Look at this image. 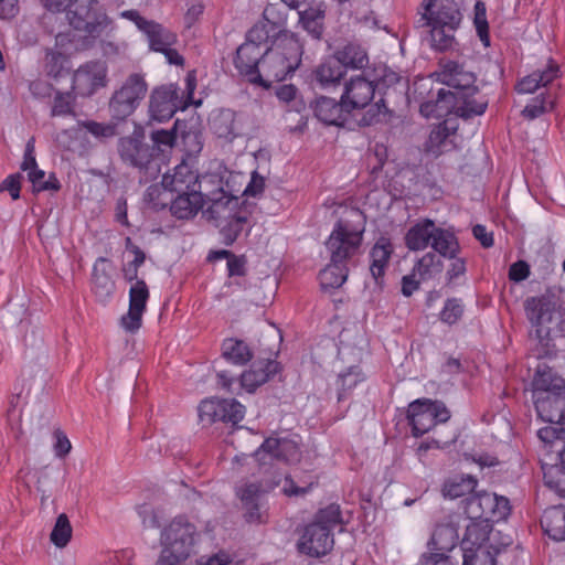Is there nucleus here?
<instances>
[{
    "label": "nucleus",
    "instance_id": "obj_1",
    "mask_svg": "<svg viewBox=\"0 0 565 565\" xmlns=\"http://www.w3.org/2000/svg\"><path fill=\"white\" fill-rule=\"evenodd\" d=\"M422 26L427 28L430 47L448 51L456 45L455 33L462 21V13L455 0H429L424 4Z\"/></svg>",
    "mask_w": 565,
    "mask_h": 565
},
{
    "label": "nucleus",
    "instance_id": "obj_2",
    "mask_svg": "<svg viewBox=\"0 0 565 565\" xmlns=\"http://www.w3.org/2000/svg\"><path fill=\"white\" fill-rule=\"evenodd\" d=\"M301 54V44L294 35H278L273 46L266 49L262 56L259 85L269 87L273 82L285 79L298 68Z\"/></svg>",
    "mask_w": 565,
    "mask_h": 565
},
{
    "label": "nucleus",
    "instance_id": "obj_3",
    "mask_svg": "<svg viewBox=\"0 0 565 565\" xmlns=\"http://www.w3.org/2000/svg\"><path fill=\"white\" fill-rule=\"evenodd\" d=\"M121 161L137 169L146 180H154L160 173V158H156V148L145 140V131L136 125L134 131L119 138L117 143Z\"/></svg>",
    "mask_w": 565,
    "mask_h": 565
},
{
    "label": "nucleus",
    "instance_id": "obj_4",
    "mask_svg": "<svg viewBox=\"0 0 565 565\" xmlns=\"http://www.w3.org/2000/svg\"><path fill=\"white\" fill-rule=\"evenodd\" d=\"M195 532L186 518H174L161 532L162 551L156 565H181L192 552Z\"/></svg>",
    "mask_w": 565,
    "mask_h": 565
},
{
    "label": "nucleus",
    "instance_id": "obj_5",
    "mask_svg": "<svg viewBox=\"0 0 565 565\" xmlns=\"http://www.w3.org/2000/svg\"><path fill=\"white\" fill-rule=\"evenodd\" d=\"M558 308L557 300L552 296L532 297L525 301V312L533 330L530 337L541 345L539 358L550 355L553 352L551 345V328L548 324Z\"/></svg>",
    "mask_w": 565,
    "mask_h": 565
},
{
    "label": "nucleus",
    "instance_id": "obj_6",
    "mask_svg": "<svg viewBox=\"0 0 565 565\" xmlns=\"http://www.w3.org/2000/svg\"><path fill=\"white\" fill-rule=\"evenodd\" d=\"M558 308L557 300L552 296L532 297L525 301V312L533 330L530 337L541 345L539 358L550 355L553 352L551 345V328L548 324Z\"/></svg>",
    "mask_w": 565,
    "mask_h": 565
},
{
    "label": "nucleus",
    "instance_id": "obj_7",
    "mask_svg": "<svg viewBox=\"0 0 565 565\" xmlns=\"http://www.w3.org/2000/svg\"><path fill=\"white\" fill-rule=\"evenodd\" d=\"M558 308L557 300L552 296L532 297L525 301V312L533 330L530 337L541 345L539 358L550 355L553 352L551 345V328L548 324Z\"/></svg>",
    "mask_w": 565,
    "mask_h": 565
},
{
    "label": "nucleus",
    "instance_id": "obj_8",
    "mask_svg": "<svg viewBox=\"0 0 565 565\" xmlns=\"http://www.w3.org/2000/svg\"><path fill=\"white\" fill-rule=\"evenodd\" d=\"M148 85L140 74H131L122 83L120 88L114 92L109 100V113L116 120H125L129 117L145 98Z\"/></svg>",
    "mask_w": 565,
    "mask_h": 565
},
{
    "label": "nucleus",
    "instance_id": "obj_9",
    "mask_svg": "<svg viewBox=\"0 0 565 565\" xmlns=\"http://www.w3.org/2000/svg\"><path fill=\"white\" fill-rule=\"evenodd\" d=\"M463 511L469 520L494 522L510 514V502L504 497L488 492H477L462 501Z\"/></svg>",
    "mask_w": 565,
    "mask_h": 565
},
{
    "label": "nucleus",
    "instance_id": "obj_10",
    "mask_svg": "<svg viewBox=\"0 0 565 565\" xmlns=\"http://www.w3.org/2000/svg\"><path fill=\"white\" fill-rule=\"evenodd\" d=\"M363 232V228H355L345 221H339L326 242L330 260L345 264L355 256L362 244Z\"/></svg>",
    "mask_w": 565,
    "mask_h": 565
},
{
    "label": "nucleus",
    "instance_id": "obj_11",
    "mask_svg": "<svg viewBox=\"0 0 565 565\" xmlns=\"http://www.w3.org/2000/svg\"><path fill=\"white\" fill-rule=\"evenodd\" d=\"M407 418L413 435L422 436L437 424L446 423L450 418V413L441 402L416 399L408 405Z\"/></svg>",
    "mask_w": 565,
    "mask_h": 565
},
{
    "label": "nucleus",
    "instance_id": "obj_12",
    "mask_svg": "<svg viewBox=\"0 0 565 565\" xmlns=\"http://www.w3.org/2000/svg\"><path fill=\"white\" fill-rule=\"evenodd\" d=\"M489 522L470 520L461 541L462 565H478L481 561L494 565L491 554L482 550L483 543L489 540Z\"/></svg>",
    "mask_w": 565,
    "mask_h": 565
},
{
    "label": "nucleus",
    "instance_id": "obj_13",
    "mask_svg": "<svg viewBox=\"0 0 565 565\" xmlns=\"http://www.w3.org/2000/svg\"><path fill=\"white\" fill-rule=\"evenodd\" d=\"M278 371V363L273 360L255 362L252 367L241 375L237 383L236 380L225 371L217 373V383L231 393H236L233 385L253 393L258 386L266 383L271 375Z\"/></svg>",
    "mask_w": 565,
    "mask_h": 565
},
{
    "label": "nucleus",
    "instance_id": "obj_14",
    "mask_svg": "<svg viewBox=\"0 0 565 565\" xmlns=\"http://www.w3.org/2000/svg\"><path fill=\"white\" fill-rule=\"evenodd\" d=\"M280 475H274L270 480H262L260 482L245 483L237 489L243 507L245 509V518L249 523H262L265 521L262 512L260 498L264 493L275 489L281 483Z\"/></svg>",
    "mask_w": 565,
    "mask_h": 565
},
{
    "label": "nucleus",
    "instance_id": "obj_15",
    "mask_svg": "<svg viewBox=\"0 0 565 565\" xmlns=\"http://www.w3.org/2000/svg\"><path fill=\"white\" fill-rule=\"evenodd\" d=\"M107 84V66L105 62L92 61L81 65L73 75V90L88 97Z\"/></svg>",
    "mask_w": 565,
    "mask_h": 565
},
{
    "label": "nucleus",
    "instance_id": "obj_16",
    "mask_svg": "<svg viewBox=\"0 0 565 565\" xmlns=\"http://www.w3.org/2000/svg\"><path fill=\"white\" fill-rule=\"evenodd\" d=\"M255 457L262 466L271 463L274 459L296 463L301 458V451L295 439L270 437L255 451Z\"/></svg>",
    "mask_w": 565,
    "mask_h": 565
},
{
    "label": "nucleus",
    "instance_id": "obj_17",
    "mask_svg": "<svg viewBox=\"0 0 565 565\" xmlns=\"http://www.w3.org/2000/svg\"><path fill=\"white\" fill-rule=\"evenodd\" d=\"M375 87V79L362 74L345 81L341 99L348 111L369 106L374 98Z\"/></svg>",
    "mask_w": 565,
    "mask_h": 565
},
{
    "label": "nucleus",
    "instance_id": "obj_18",
    "mask_svg": "<svg viewBox=\"0 0 565 565\" xmlns=\"http://www.w3.org/2000/svg\"><path fill=\"white\" fill-rule=\"evenodd\" d=\"M70 24L77 31L92 38H98L110 24V20L103 11H94L88 7H77L67 12Z\"/></svg>",
    "mask_w": 565,
    "mask_h": 565
},
{
    "label": "nucleus",
    "instance_id": "obj_19",
    "mask_svg": "<svg viewBox=\"0 0 565 565\" xmlns=\"http://www.w3.org/2000/svg\"><path fill=\"white\" fill-rule=\"evenodd\" d=\"M333 535L330 529L319 523H310L299 540L298 548L301 553L319 557L329 553L333 547Z\"/></svg>",
    "mask_w": 565,
    "mask_h": 565
},
{
    "label": "nucleus",
    "instance_id": "obj_20",
    "mask_svg": "<svg viewBox=\"0 0 565 565\" xmlns=\"http://www.w3.org/2000/svg\"><path fill=\"white\" fill-rule=\"evenodd\" d=\"M149 299V289L143 280H137L129 289L128 312L120 319L121 327L128 332H136L141 327L142 315Z\"/></svg>",
    "mask_w": 565,
    "mask_h": 565
},
{
    "label": "nucleus",
    "instance_id": "obj_21",
    "mask_svg": "<svg viewBox=\"0 0 565 565\" xmlns=\"http://www.w3.org/2000/svg\"><path fill=\"white\" fill-rule=\"evenodd\" d=\"M178 87L175 85L154 88L149 99L150 118L159 122L172 118L178 110Z\"/></svg>",
    "mask_w": 565,
    "mask_h": 565
},
{
    "label": "nucleus",
    "instance_id": "obj_22",
    "mask_svg": "<svg viewBox=\"0 0 565 565\" xmlns=\"http://www.w3.org/2000/svg\"><path fill=\"white\" fill-rule=\"evenodd\" d=\"M539 417L548 424L565 425V392L533 395Z\"/></svg>",
    "mask_w": 565,
    "mask_h": 565
},
{
    "label": "nucleus",
    "instance_id": "obj_23",
    "mask_svg": "<svg viewBox=\"0 0 565 565\" xmlns=\"http://www.w3.org/2000/svg\"><path fill=\"white\" fill-rule=\"evenodd\" d=\"M264 52L262 47L252 43H243L236 50L234 64L239 74L247 77L253 84H258L260 81V60Z\"/></svg>",
    "mask_w": 565,
    "mask_h": 565
},
{
    "label": "nucleus",
    "instance_id": "obj_24",
    "mask_svg": "<svg viewBox=\"0 0 565 565\" xmlns=\"http://www.w3.org/2000/svg\"><path fill=\"white\" fill-rule=\"evenodd\" d=\"M457 124L447 119L436 126L429 134L426 142V151L435 157L456 148Z\"/></svg>",
    "mask_w": 565,
    "mask_h": 565
},
{
    "label": "nucleus",
    "instance_id": "obj_25",
    "mask_svg": "<svg viewBox=\"0 0 565 565\" xmlns=\"http://www.w3.org/2000/svg\"><path fill=\"white\" fill-rule=\"evenodd\" d=\"M206 203H209V206L203 213L209 220L214 221L215 225L217 223H223V221H227L230 217L242 211L239 207V198L227 193V191L206 200L205 204Z\"/></svg>",
    "mask_w": 565,
    "mask_h": 565
},
{
    "label": "nucleus",
    "instance_id": "obj_26",
    "mask_svg": "<svg viewBox=\"0 0 565 565\" xmlns=\"http://www.w3.org/2000/svg\"><path fill=\"white\" fill-rule=\"evenodd\" d=\"M196 180L198 173L188 163L182 162L173 169V173L163 175L162 185L171 192L185 193L199 188Z\"/></svg>",
    "mask_w": 565,
    "mask_h": 565
},
{
    "label": "nucleus",
    "instance_id": "obj_27",
    "mask_svg": "<svg viewBox=\"0 0 565 565\" xmlns=\"http://www.w3.org/2000/svg\"><path fill=\"white\" fill-rule=\"evenodd\" d=\"M316 117L326 125L342 126L349 114L342 99L337 102L333 98L321 96L317 98L315 104Z\"/></svg>",
    "mask_w": 565,
    "mask_h": 565
},
{
    "label": "nucleus",
    "instance_id": "obj_28",
    "mask_svg": "<svg viewBox=\"0 0 565 565\" xmlns=\"http://www.w3.org/2000/svg\"><path fill=\"white\" fill-rule=\"evenodd\" d=\"M210 128L218 138L232 141L241 134V125L236 120V113L232 109L213 111L210 118Z\"/></svg>",
    "mask_w": 565,
    "mask_h": 565
},
{
    "label": "nucleus",
    "instance_id": "obj_29",
    "mask_svg": "<svg viewBox=\"0 0 565 565\" xmlns=\"http://www.w3.org/2000/svg\"><path fill=\"white\" fill-rule=\"evenodd\" d=\"M394 252L393 244L388 238L381 237L370 252V273L376 285L382 284L383 276L387 268L391 256Z\"/></svg>",
    "mask_w": 565,
    "mask_h": 565
},
{
    "label": "nucleus",
    "instance_id": "obj_30",
    "mask_svg": "<svg viewBox=\"0 0 565 565\" xmlns=\"http://www.w3.org/2000/svg\"><path fill=\"white\" fill-rule=\"evenodd\" d=\"M458 541V524L449 520L437 524L428 542V548L430 551L451 552Z\"/></svg>",
    "mask_w": 565,
    "mask_h": 565
},
{
    "label": "nucleus",
    "instance_id": "obj_31",
    "mask_svg": "<svg viewBox=\"0 0 565 565\" xmlns=\"http://www.w3.org/2000/svg\"><path fill=\"white\" fill-rule=\"evenodd\" d=\"M533 395L541 392L543 393H557L565 392V380L558 376L553 367L545 362H540L536 366L535 374L532 381Z\"/></svg>",
    "mask_w": 565,
    "mask_h": 565
},
{
    "label": "nucleus",
    "instance_id": "obj_32",
    "mask_svg": "<svg viewBox=\"0 0 565 565\" xmlns=\"http://www.w3.org/2000/svg\"><path fill=\"white\" fill-rule=\"evenodd\" d=\"M478 90H455V114L465 119L482 115L488 106L484 97H476Z\"/></svg>",
    "mask_w": 565,
    "mask_h": 565
},
{
    "label": "nucleus",
    "instance_id": "obj_33",
    "mask_svg": "<svg viewBox=\"0 0 565 565\" xmlns=\"http://www.w3.org/2000/svg\"><path fill=\"white\" fill-rule=\"evenodd\" d=\"M455 90L440 88L437 93V98L423 103L419 111L426 118H440L455 113Z\"/></svg>",
    "mask_w": 565,
    "mask_h": 565
},
{
    "label": "nucleus",
    "instance_id": "obj_34",
    "mask_svg": "<svg viewBox=\"0 0 565 565\" xmlns=\"http://www.w3.org/2000/svg\"><path fill=\"white\" fill-rule=\"evenodd\" d=\"M443 81L451 88L450 90H478L475 86L476 77L473 73L463 71L462 66L455 62L445 66Z\"/></svg>",
    "mask_w": 565,
    "mask_h": 565
},
{
    "label": "nucleus",
    "instance_id": "obj_35",
    "mask_svg": "<svg viewBox=\"0 0 565 565\" xmlns=\"http://www.w3.org/2000/svg\"><path fill=\"white\" fill-rule=\"evenodd\" d=\"M435 223L425 218L413 225L405 235V244L411 250H424L430 246Z\"/></svg>",
    "mask_w": 565,
    "mask_h": 565
},
{
    "label": "nucleus",
    "instance_id": "obj_36",
    "mask_svg": "<svg viewBox=\"0 0 565 565\" xmlns=\"http://www.w3.org/2000/svg\"><path fill=\"white\" fill-rule=\"evenodd\" d=\"M558 76V66L555 63H550L543 71H535L530 75L523 77L516 84V90L520 94H532L541 86H546Z\"/></svg>",
    "mask_w": 565,
    "mask_h": 565
},
{
    "label": "nucleus",
    "instance_id": "obj_37",
    "mask_svg": "<svg viewBox=\"0 0 565 565\" xmlns=\"http://www.w3.org/2000/svg\"><path fill=\"white\" fill-rule=\"evenodd\" d=\"M544 532L554 541L565 540V508L556 505L544 511L541 518Z\"/></svg>",
    "mask_w": 565,
    "mask_h": 565
},
{
    "label": "nucleus",
    "instance_id": "obj_38",
    "mask_svg": "<svg viewBox=\"0 0 565 565\" xmlns=\"http://www.w3.org/2000/svg\"><path fill=\"white\" fill-rule=\"evenodd\" d=\"M177 194L171 203V212L178 218L184 220L194 216L205 204L195 190Z\"/></svg>",
    "mask_w": 565,
    "mask_h": 565
},
{
    "label": "nucleus",
    "instance_id": "obj_39",
    "mask_svg": "<svg viewBox=\"0 0 565 565\" xmlns=\"http://www.w3.org/2000/svg\"><path fill=\"white\" fill-rule=\"evenodd\" d=\"M430 247L440 257H454L460 252V244L451 228L435 226Z\"/></svg>",
    "mask_w": 565,
    "mask_h": 565
},
{
    "label": "nucleus",
    "instance_id": "obj_40",
    "mask_svg": "<svg viewBox=\"0 0 565 565\" xmlns=\"http://www.w3.org/2000/svg\"><path fill=\"white\" fill-rule=\"evenodd\" d=\"M106 263L102 257L93 267V291L99 301H106L115 290V282L105 268Z\"/></svg>",
    "mask_w": 565,
    "mask_h": 565
},
{
    "label": "nucleus",
    "instance_id": "obj_41",
    "mask_svg": "<svg viewBox=\"0 0 565 565\" xmlns=\"http://www.w3.org/2000/svg\"><path fill=\"white\" fill-rule=\"evenodd\" d=\"M148 40L151 51L160 52L167 46H172L177 42V35L156 21H150L142 32Z\"/></svg>",
    "mask_w": 565,
    "mask_h": 565
},
{
    "label": "nucleus",
    "instance_id": "obj_42",
    "mask_svg": "<svg viewBox=\"0 0 565 565\" xmlns=\"http://www.w3.org/2000/svg\"><path fill=\"white\" fill-rule=\"evenodd\" d=\"M344 74L343 65L339 63L334 55L324 60L315 71V77L322 87L338 84Z\"/></svg>",
    "mask_w": 565,
    "mask_h": 565
},
{
    "label": "nucleus",
    "instance_id": "obj_43",
    "mask_svg": "<svg viewBox=\"0 0 565 565\" xmlns=\"http://www.w3.org/2000/svg\"><path fill=\"white\" fill-rule=\"evenodd\" d=\"M444 262L440 256L434 252L424 254L415 263L413 270L420 280L426 281L436 278L443 273Z\"/></svg>",
    "mask_w": 565,
    "mask_h": 565
},
{
    "label": "nucleus",
    "instance_id": "obj_44",
    "mask_svg": "<svg viewBox=\"0 0 565 565\" xmlns=\"http://www.w3.org/2000/svg\"><path fill=\"white\" fill-rule=\"evenodd\" d=\"M333 55L343 65L344 71L347 68H363L369 61L366 52L360 45L353 43H349L335 51Z\"/></svg>",
    "mask_w": 565,
    "mask_h": 565
},
{
    "label": "nucleus",
    "instance_id": "obj_45",
    "mask_svg": "<svg viewBox=\"0 0 565 565\" xmlns=\"http://www.w3.org/2000/svg\"><path fill=\"white\" fill-rule=\"evenodd\" d=\"M222 356L232 364L244 365L252 360L253 354L244 341L230 338L222 343Z\"/></svg>",
    "mask_w": 565,
    "mask_h": 565
},
{
    "label": "nucleus",
    "instance_id": "obj_46",
    "mask_svg": "<svg viewBox=\"0 0 565 565\" xmlns=\"http://www.w3.org/2000/svg\"><path fill=\"white\" fill-rule=\"evenodd\" d=\"M348 271L347 264L330 260L319 274L321 288L329 290L341 287L348 278Z\"/></svg>",
    "mask_w": 565,
    "mask_h": 565
},
{
    "label": "nucleus",
    "instance_id": "obj_47",
    "mask_svg": "<svg viewBox=\"0 0 565 565\" xmlns=\"http://www.w3.org/2000/svg\"><path fill=\"white\" fill-rule=\"evenodd\" d=\"M563 426L551 424L537 430V437L542 443V451L545 456L556 452V449L565 445V428Z\"/></svg>",
    "mask_w": 565,
    "mask_h": 565
},
{
    "label": "nucleus",
    "instance_id": "obj_48",
    "mask_svg": "<svg viewBox=\"0 0 565 565\" xmlns=\"http://www.w3.org/2000/svg\"><path fill=\"white\" fill-rule=\"evenodd\" d=\"M542 469L545 484L558 495L565 497V467L542 460Z\"/></svg>",
    "mask_w": 565,
    "mask_h": 565
},
{
    "label": "nucleus",
    "instance_id": "obj_49",
    "mask_svg": "<svg viewBox=\"0 0 565 565\" xmlns=\"http://www.w3.org/2000/svg\"><path fill=\"white\" fill-rule=\"evenodd\" d=\"M246 223L247 215L243 210L230 217L227 221L217 223L216 226L220 227L223 243L227 246L232 245L244 230Z\"/></svg>",
    "mask_w": 565,
    "mask_h": 565
},
{
    "label": "nucleus",
    "instance_id": "obj_50",
    "mask_svg": "<svg viewBox=\"0 0 565 565\" xmlns=\"http://www.w3.org/2000/svg\"><path fill=\"white\" fill-rule=\"evenodd\" d=\"M476 486L477 480L472 476L455 477L446 481L443 488V493L447 498L457 499L472 494Z\"/></svg>",
    "mask_w": 565,
    "mask_h": 565
},
{
    "label": "nucleus",
    "instance_id": "obj_51",
    "mask_svg": "<svg viewBox=\"0 0 565 565\" xmlns=\"http://www.w3.org/2000/svg\"><path fill=\"white\" fill-rule=\"evenodd\" d=\"M196 185L199 188H196L195 192L200 193L204 203L206 200L226 191L223 178L216 173H207L201 177L198 174Z\"/></svg>",
    "mask_w": 565,
    "mask_h": 565
},
{
    "label": "nucleus",
    "instance_id": "obj_52",
    "mask_svg": "<svg viewBox=\"0 0 565 565\" xmlns=\"http://www.w3.org/2000/svg\"><path fill=\"white\" fill-rule=\"evenodd\" d=\"M72 526L65 513L57 516L54 527L50 534L51 542L60 548L65 547L72 537Z\"/></svg>",
    "mask_w": 565,
    "mask_h": 565
},
{
    "label": "nucleus",
    "instance_id": "obj_53",
    "mask_svg": "<svg viewBox=\"0 0 565 565\" xmlns=\"http://www.w3.org/2000/svg\"><path fill=\"white\" fill-rule=\"evenodd\" d=\"M322 20L323 14L316 9L299 11V21L303 29L313 38L320 39L322 34Z\"/></svg>",
    "mask_w": 565,
    "mask_h": 565
},
{
    "label": "nucleus",
    "instance_id": "obj_54",
    "mask_svg": "<svg viewBox=\"0 0 565 565\" xmlns=\"http://www.w3.org/2000/svg\"><path fill=\"white\" fill-rule=\"evenodd\" d=\"M26 173L34 192L57 191L61 186L54 174H50L49 179L45 180V172L38 167L26 171Z\"/></svg>",
    "mask_w": 565,
    "mask_h": 565
},
{
    "label": "nucleus",
    "instance_id": "obj_55",
    "mask_svg": "<svg viewBox=\"0 0 565 565\" xmlns=\"http://www.w3.org/2000/svg\"><path fill=\"white\" fill-rule=\"evenodd\" d=\"M364 380V376L359 366H351L347 372L339 375L338 379V399L342 401L347 397L348 393L354 388L358 383Z\"/></svg>",
    "mask_w": 565,
    "mask_h": 565
},
{
    "label": "nucleus",
    "instance_id": "obj_56",
    "mask_svg": "<svg viewBox=\"0 0 565 565\" xmlns=\"http://www.w3.org/2000/svg\"><path fill=\"white\" fill-rule=\"evenodd\" d=\"M222 412L224 406L220 404V398L205 399L199 406V417L204 425L221 422Z\"/></svg>",
    "mask_w": 565,
    "mask_h": 565
},
{
    "label": "nucleus",
    "instance_id": "obj_57",
    "mask_svg": "<svg viewBox=\"0 0 565 565\" xmlns=\"http://www.w3.org/2000/svg\"><path fill=\"white\" fill-rule=\"evenodd\" d=\"M220 404L224 406L221 415V422L232 423L236 425L245 415V407L235 399H220Z\"/></svg>",
    "mask_w": 565,
    "mask_h": 565
},
{
    "label": "nucleus",
    "instance_id": "obj_58",
    "mask_svg": "<svg viewBox=\"0 0 565 565\" xmlns=\"http://www.w3.org/2000/svg\"><path fill=\"white\" fill-rule=\"evenodd\" d=\"M312 523H319L320 525L327 526L332 533V529L342 523L340 507L338 504H330L324 509L319 510Z\"/></svg>",
    "mask_w": 565,
    "mask_h": 565
},
{
    "label": "nucleus",
    "instance_id": "obj_59",
    "mask_svg": "<svg viewBox=\"0 0 565 565\" xmlns=\"http://www.w3.org/2000/svg\"><path fill=\"white\" fill-rule=\"evenodd\" d=\"M473 23L477 30V33L481 40V42L488 46L490 43L489 38V25L487 21V10L486 6L481 1H477L475 4V18Z\"/></svg>",
    "mask_w": 565,
    "mask_h": 565
},
{
    "label": "nucleus",
    "instance_id": "obj_60",
    "mask_svg": "<svg viewBox=\"0 0 565 565\" xmlns=\"http://www.w3.org/2000/svg\"><path fill=\"white\" fill-rule=\"evenodd\" d=\"M175 132L173 130H156L151 134V147L156 148V158H160V153L171 149L175 142Z\"/></svg>",
    "mask_w": 565,
    "mask_h": 565
},
{
    "label": "nucleus",
    "instance_id": "obj_61",
    "mask_svg": "<svg viewBox=\"0 0 565 565\" xmlns=\"http://www.w3.org/2000/svg\"><path fill=\"white\" fill-rule=\"evenodd\" d=\"M463 315V305L460 299H447L443 310L440 311V320L447 324L457 323Z\"/></svg>",
    "mask_w": 565,
    "mask_h": 565
},
{
    "label": "nucleus",
    "instance_id": "obj_62",
    "mask_svg": "<svg viewBox=\"0 0 565 565\" xmlns=\"http://www.w3.org/2000/svg\"><path fill=\"white\" fill-rule=\"evenodd\" d=\"M265 23L270 25L271 32H277L278 35L284 34L282 28L286 23L285 15L278 12V9L275 4H268L263 12Z\"/></svg>",
    "mask_w": 565,
    "mask_h": 565
},
{
    "label": "nucleus",
    "instance_id": "obj_63",
    "mask_svg": "<svg viewBox=\"0 0 565 565\" xmlns=\"http://www.w3.org/2000/svg\"><path fill=\"white\" fill-rule=\"evenodd\" d=\"M553 107V100L545 102L544 98H535L524 107L522 115L527 119H535L542 114L552 110Z\"/></svg>",
    "mask_w": 565,
    "mask_h": 565
},
{
    "label": "nucleus",
    "instance_id": "obj_64",
    "mask_svg": "<svg viewBox=\"0 0 565 565\" xmlns=\"http://www.w3.org/2000/svg\"><path fill=\"white\" fill-rule=\"evenodd\" d=\"M448 552L430 551L422 556V565H457L447 555Z\"/></svg>",
    "mask_w": 565,
    "mask_h": 565
}]
</instances>
